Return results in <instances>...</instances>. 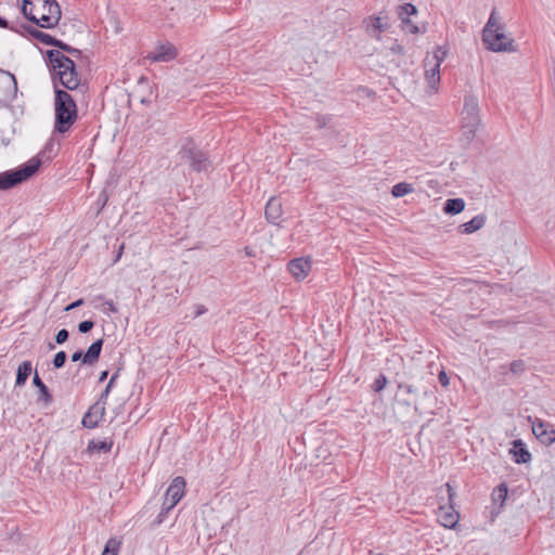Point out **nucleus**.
<instances>
[{
  "instance_id": "obj_1",
  "label": "nucleus",
  "mask_w": 555,
  "mask_h": 555,
  "mask_svg": "<svg viewBox=\"0 0 555 555\" xmlns=\"http://www.w3.org/2000/svg\"><path fill=\"white\" fill-rule=\"evenodd\" d=\"M46 57L50 66L53 87L63 86L67 90H77L80 87V75L75 62L59 50H48Z\"/></svg>"
},
{
  "instance_id": "obj_2",
  "label": "nucleus",
  "mask_w": 555,
  "mask_h": 555,
  "mask_svg": "<svg viewBox=\"0 0 555 555\" xmlns=\"http://www.w3.org/2000/svg\"><path fill=\"white\" fill-rule=\"evenodd\" d=\"M54 132L65 133L78 118L76 101L66 91L59 87L54 90Z\"/></svg>"
},
{
  "instance_id": "obj_3",
  "label": "nucleus",
  "mask_w": 555,
  "mask_h": 555,
  "mask_svg": "<svg viewBox=\"0 0 555 555\" xmlns=\"http://www.w3.org/2000/svg\"><path fill=\"white\" fill-rule=\"evenodd\" d=\"M496 10L493 9L490 17L482 30V42L486 48L493 52L514 51L512 38H508L503 31L496 18Z\"/></svg>"
},
{
  "instance_id": "obj_4",
  "label": "nucleus",
  "mask_w": 555,
  "mask_h": 555,
  "mask_svg": "<svg viewBox=\"0 0 555 555\" xmlns=\"http://www.w3.org/2000/svg\"><path fill=\"white\" fill-rule=\"evenodd\" d=\"M41 159L36 156L21 166L0 173V191L10 190L30 179L41 167Z\"/></svg>"
},
{
  "instance_id": "obj_5",
  "label": "nucleus",
  "mask_w": 555,
  "mask_h": 555,
  "mask_svg": "<svg viewBox=\"0 0 555 555\" xmlns=\"http://www.w3.org/2000/svg\"><path fill=\"white\" fill-rule=\"evenodd\" d=\"M178 155L181 160L190 164V168L193 171H206L210 166L208 156L195 145L191 138L183 140Z\"/></svg>"
},
{
  "instance_id": "obj_6",
  "label": "nucleus",
  "mask_w": 555,
  "mask_h": 555,
  "mask_svg": "<svg viewBox=\"0 0 555 555\" xmlns=\"http://www.w3.org/2000/svg\"><path fill=\"white\" fill-rule=\"evenodd\" d=\"M40 4L39 11H37L36 20L34 22L40 28H53L61 20V8L55 0H38Z\"/></svg>"
},
{
  "instance_id": "obj_7",
  "label": "nucleus",
  "mask_w": 555,
  "mask_h": 555,
  "mask_svg": "<svg viewBox=\"0 0 555 555\" xmlns=\"http://www.w3.org/2000/svg\"><path fill=\"white\" fill-rule=\"evenodd\" d=\"M184 489L185 480L183 477L178 476L171 481L164 496L162 509L158 515V522H162L163 517H165L169 513V511H171L182 499L184 494Z\"/></svg>"
},
{
  "instance_id": "obj_8",
  "label": "nucleus",
  "mask_w": 555,
  "mask_h": 555,
  "mask_svg": "<svg viewBox=\"0 0 555 555\" xmlns=\"http://www.w3.org/2000/svg\"><path fill=\"white\" fill-rule=\"evenodd\" d=\"M463 128L469 134H475L480 124L478 100L474 95H466L464 99Z\"/></svg>"
},
{
  "instance_id": "obj_9",
  "label": "nucleus",
  "mask_w": 555,
  "mask_h": 555,
  "mask_svg": "<svg viewBox=\"0 0 555 555\" xmlns=\"http://www.w3.org/2000/svg\"><path fill=\"white\" fill-rule=\"evenodd\" d=\"M398 388L401 391L402 398L400 399V403L413 408L415 412H420V408L417 405V402L415 400V397L420 393H423L424 396H428L430 392L429 388L426 385H423L421 383H410V382H400L398 384Z\"/></svg>"
},
{
  "instance_id": "obj_10",
  "label": "nucleus",
  "mask_w": 555,
  "mask_h": 555,
  "mask_svg": "<svg viewBox=\"0 0 555 555\" xmlns=\"http://www.w3.org/2000/svg\"><path fill=\"white\" fill-rule=\"evenodd\" d=\"M531 423L532 433L535 438L544 446H551L555 442V429L554 426L541 418L532 420L529 417Z\"/></svg>"
},
{
  "instance_id": "obj_11",
  "label": "nucleus",
  "mask_w": 555,
  "mask_h": 555,
  "mask_svg": "<svg viewBox=\"0 0 555 555\" xmlns=\"http://www.w3.org/2000/svg\"><path fill=\"white\" fill-rule=\"evenodd\" d=\"M417 13V9L412 3H404L398 7V16L402 22V29L405 33L410 34H420L421 29L417 25H415L411 20V15H415Z\"/></svg>"
},
{
  "instance_id": "obj_12",
  "label": "nucleus",
  "mask_w": 555,
  "mask_h": 555,
  "mask_svg": "<svg viewBox=\"0 0 555 555\" xmlns=\"http://www.w3.org/2000/svg\"><path fill=\"white\" fill-rule=\"evenodd\" d=\"M177 55L178 51L176 47L170 42H166L157 46L154 51L146 55V59L152 62H170L175 60Z\"/></svg>"
},
{
  "instance_id": "obj_13",
  "label": "nucleus",
  "mask_w": 555,
  "mask_h": 555,
  "mask_svg": "<svg viewBox=\"0 0 555 555\" xmlns=\"http://www.w3.org/2000/svg\"><path fill=\"white\" fill-rule=\"evenodd\" d=\"M105 414L102 402L93 403L82 417V425L86 428H95Z\"/></svg>"
},
{
  "instance_id": "obj_14",
  "label": "nucleus",
  "mask_w": 555,
  "mask_h": 555,
  "mask_svg": "<svg viewBox=\"0 0 555 555\" xmlns=\"http://www.w3.org/2000/svg\"><path fill=\"white\" fill-rule=\"evenodd\" d=\"M288 271L296 280H304L311 269V262L305 258H295L287 264Z\"/></svg>"
},
{
  "instance_id": "obj_15",
  "label": "nucleus",
  "mask_w": 555,
  "mask_h": 555,
  "mask_svg": "<svg viewBox=\"0 0 555 555\" xmlns=\"http://www.w3.org/2000/svg\"><path fill=\"white\" fill-rule=\"evenodd\" d=\"M460 519V514L452 505L449 507L440 506L438 511V520L446 528H454Z\"/></svg>"
},
{
  "instance_id": "obj_16",
  "label": "nucleus",
  "mask_w": 555,
  "mask_h": 555,
  "mask_svg": "<svg viewBox=\"0 0 555 555\" xmlns=\"http://www.w3.org/2000/svg\"><path fill=\"white\" fill-rule=\"evenodd\" d=\"M266 219L272 224H279V220L282 216V203L276 197H271L264 209Z\"/></svg>"
},
{
  "instance_id": "obj_17",
  "label": "nucleus",
  "mask_w": 555,
  "mask_h": 555,
  "mask_svg": "<svg viewBox=\"0 0 555 555\" xmlns=\"http://www.w3.org/2000/svg\"><path fill=\"white\" fill-rule=\"evenodd\" d=\"M511 453L517 464H526L531 461V453L527 450L526 444L520 439L513 441Z\"/></svg>"
},
{
  "instance_id": "obj_18",
  "label": "nucleus",
  "mask_w": 555,
  "mask_h": 555,
  "mask_svg": "<svg viewBox=\"0 0 555 555\" xmlns=\"http://www.w3.org/2000/svg\"><path fill=\"white\" fill-rule=\"evenodd\" d=\"M103 344L104 339L99 338L89 346V348L85 352L83 365L92 366L99 361Z\"/></svg>"
},
{
  "instance_id": "obj_19",
  "label": "nucleus",
  "mask_w": 555,
  "mask_h": 555,
  "mask_svg": "<svg viewBox=\"0 0 555 555\" xmlns=\"http://www.w3.org/2000/svg\"><path fill=\"white\" fill-rule=\"evenodd\" d=\"M366 33L374 38H379V34L387 29V23L383 22L380 16H372L364 21Z\"/></svg>"
},
{
  "instance_id": "obj_20",
  "label": "nucleus",
  "mask_w": 555,
  "mask_h": 555,
  "mask_svg": "<svg viewBox=\"0 0 555 555\" xmlns=\"http://www.w3.org/2000/svg\"><path fill=\"white\" fill-rule=\"evenodd\" d=\"M23 29L34 39H36L37 41L46 44V46H53L56 43V38L47 34V33H43L37 28H35L34 26H30V25H23L22 26Z\"/></svg>"
},
{
  "instance_id": "obj_21",
  "label": "nucleus",
  "mask_w": 555,
  "mask_h": 555,
  "mask_svg": "<svg viewBox=\"0 0 555 555\" xmlns=\"http://www.w3.org/2000/svg\"><path fill=\"white\" fill-rule=\"evenodd\" d=\"M487 217L483 214L475 216L469 221L460 225V232L464 234H470L480 230L486 223Z\"/></svg>"
},
{
  "instance_id": "obj_22",
  "label": "nucleus",
  "mask_w": 555,
  "mask_h": 555,
  "mask_svg": "<svg viewBox=\"0 0 555 555\" xmlns=\"http://www.w3.org/2000/svg\"><path fill=\"white\" fill-rule=\"evenodd\" d=\"M33 371V364L30 361H23L16 371L15 387H22L26 384L28 377Z\"/></svg>"
},
{
  "instance_id": "obj_23",
  "label": "nucleus",
  "mask_w": 555,
  "mask_h": 555,
  "mask_svg": "<svg viewBox=\"0 0 555 555\" xmlns=\"http://www.w3.org/2000/svg\"><path fill=\"white\" fill-rule=\"evenodd\" d=\"M507 486L505 483H500L498 487L494 488L491 499L492 503L494 505H499L495 515H498L501 512V508L503 507L506 499H507Z\"/></svg>"
},
{
  "instance_id": "obj_24",
  "label": "nucleus",
  "mask_w": 555,
  "mask_h": 555,
  "mask_svg": "<svg viewBox=\"0 0 555 555\" xmlns=\"http://www.w3.org/2000/svg\"><path fill=\"white\" fill-rule=\"evenodd\" d=\"M33 384L39 390V398H38V400L39 401L40 400L44 401L46 404L51 403L52 400H53L52 395L50 393L49 388L42 382V379L40 378V376L38 375L37 372H35V375H34V378H33Z\"/></svg>"
},
{
  "instance_id": "obj_25",
  "label": "nucleus",
  "mask_w": 555,
  "mask_h": 555,
  "mask_svg": "<svg viewBox=\"0 0 555 555\" xmlns=\"http://www.w3.org/2000/svg\"><path fill=\"white\" fill-rule=\"evenodd\" d=\"M40 4H38V0H24L22 4V13L23 15L31 23L37 22V11H39Z\"/></svg>"
},
{
  "instance_id": "obj_26",
  "label": "nucleus",
  "mask_w": 555,
  "mask_h": 555,
  "mask_svg": "<svg viewBox=\"0 0 555 555\" xmlns=\"http://www.w3.org/2000/svg\"><path fill=\"white\" fill-rule=\"evenodd\" d=\"M465 208L463 198H449L444 202L443 211L448 215H457Z\"/></svg>"
},
{
  "instance_id": "obj_27",
  "label": "nucleus",
  "mask_w": 555,
  "mask_h": 555,
  "mask_svg": "<svg viewBox=\"0 0 555 555\" xmlns=\"http://www.w3.org/2000/svg\"><path fill=\"white\" fill-rule=\"evenodd\" d=\"M112 440H90L87 450L90 453H107L112 450Z\"/></svg>"
},
{
  "instance_id": "obj_28",
  "label": "nucleus",
  "mask_w": 555,
  "mask_h": 555,
  "mask_svg": "<svg viewBox=\"0 0 555 555\" xmlns=\"http://www.w3.org/2000/svg\"><path fill=\"white\" fill-rule=\"evenodd\" d=\"M413 192V188L410 183L400 182L392 186L391 194L395 197H402Z\"/></svg>"
},
{
  "instance_id": "obj_29",
  "label": "nucleus",
  "mask_w": 555,
  "mask_h": 555,
  "mask_svg": "<svg viewBox=\"0 0 555 555\" xmlns=\"http://www.w3.org/2000/svg\"><path fill=\"white\" fill-rule=\"evenodd\" d=\"M121 542L116 538H111L102 552V555H118Z\"/></svg>"
},
{
  "instance_id": "obj_30",
  "label": "nucleus",
  "mask_w": 555,
  "mask_h": 555,
  "mask_svg": "<svg viewBox=\"0 0 555 555\" xmlns=\"http://www.w3.org/2000/svg\"><path fill=\"white\" fill-rule=\"evenodd\" d=\"M426 78L430 86H434L440 80V65L435 64L434 67L426 69Z\"/></svg>"
},
{
  "instance_id": "obj_31",
  "label": "nucleus",
  "mask_w": 555,
  "mask_h": 555,
  "mask_svg": "<svg viewBox=\"0 0 555 555\" xmlns=\"http://www.w3.org/2000/svg\"><path fill=\"white\" fill-rule=\"evenodd\" d=\"M117 377H118V371H117V372H115V373L112 375V377H111V379H109L108 384L106 385L105 389L103 390V392L101 393V396H100L99 400L96 401V402H102V405H103L104 408H105V404H106L107 397H108V395H109V392H111V390H112V387H113V385H114V383H115V380H116V378H117Z\"/></svg>"
},
{
  "instance_id": "obj_32",
  "label": "nucleus",
  "mask_w": 555,
  "mask_h": 555,
  "mask_svg": "<svg viewBox=\"0 0 555 555\" xmlns=\"http://www.w3.org/2000/svg\"><path fill=\"white\" fill-rule=\"evenodd\" d=\"M54 47H56L59 49V51H64V52H67L74 56H80L81 55V51L76 49V48H73L72 46L63 42L62 40H56V43L54 44Z\"/></svg>"
},
{
  "instance_id": "obj_33",
  "label": "nucleus",
  "mask_w": 555,
  "mask_h": 555,
  "mask_svg": "<svg viewBox=\"0 0 555 555\" xmlns=\"http://www.w3.org/2000/svg\"><path fill=\"white\" fill-rule=\"evenodd\" d=\"M66 360L67 354L64 350L56 352L52 361L54 369H62L65 365Z\"/></svg>"
},
{
  "instance_id": "obj_34",
  "label": "nucleus",
  "mask_w": 555,
  "mask_h": 555,
  "mask_svg": "<svg viewBox=\"0 0 555 555\" xmlns=\"http://www.w3.org/2000/svg\"><path fill=\"white\" fill-rule=\"evenodd\" d=\"M387 385V378L385 375L380 374L373 384V389L376 392L382 391Z\"/></svg>"
},
{
  "instance_id": "obj_35",
  "label": "nucleus",
  "mask_w": 555,
  "mask_h": 555,
  "mask_svg": "<svg viewBox=\"0 0 555 555\" xmlns=\"http://www.w3.org/2000/svg\"><path fill=\"white\" fill-rule=\"evenodd\" d=\"M94 326V322L92 320L81 321L78 324V331L82 334L89 333Z\"/></svg>"
},
{
  "instance_id": "obj_36",
  "label": "nucleus",
  "mask_w": 555,
  "mask_h": 555,
  "mask_svg": "<svg viewBox=\"0 0 555 555\" xmlns=\"http://www.w3.org/2000/svg\"><path fill=\"white\" fill-rule=\"evenodd\" d=\"M68 337H69L68 331L66 328H62L55 335V343L57 345H63L64 343L67 341Z\"/></svg>"
},
{
  "instance_id": "obj_37",
  "label": "nucleus",
  "mask_w": 555,
  "mask_h": 555,
  "mask_svg": "<svg viewBox=\"0 0 555 555\" xmlns=\"http://www.w3.org/2000/svg\"><path fill=\"white\" fill-rule=\"evenodd\" d=\"M447 55V50L443 48V47H438L436 49V51L434 52V59L436 61L435 64H441V62L443 61V59L446 57Z\"/></svg>"
},
{
  "instance_id": "obj_38",
  "label": "nucleus",
  "mask_w": 555,
  "mask_h": 555,
  "mask_svg": "<svg viewBox=\"0 0 555 555\" xmlns=\"http://www.w3.org/2000/svg\"><path fill=\"white\" fill-rule=\"evenodd\" d=\"M511 371L514 374H520L525 371V363L521 360H516L511 363Z\"/></svg>"
},
{
  "instance_id": "obj_39",
  "label": "nucleus",
  "mask_w": 555,
  "mask_h": 555,
  "mask_svg": "<svg viewBox=\"0 0 555 555\" xmlns=\"http://www.w3.org/2000/svg\"><path fill=\"white\" fill-rule=\"evenodd\" d=\"M328 120H330V117H327V116H323V115H319V116L317 117V119H315V121H317V128H318V129H322V128H324V127L327 125Z\"/></svg>"
},
{
  "instance_id": "obj_40",
  "label": "nucleus",
  "mask_w": 555,
  "mask_h": 555,
  "mask_svg": "<svg viewBox=\"0 0 555 555\" xmlns=\"http://www.w3.org/2000/svg\"><path fill=\"white\" fill-rule=\"evenodd\" d=\"M390 51L395 54H404L403 46L398 43L397 41H395L393 44L390 47Z\"/></svg>"
},
{
  "instance_id": "obj_41",
  "label": "nucleus",
  "mask_w": 555,
  "mask_h": 555,
  "mask_svg": "<svg viewBox=\"0 0 555 555\" xmlns=\"http://www.w3.org/2000/svg\"><path fill=\"white\" fill-rule=\"evenodd\" d=\"M83 358H85V353H83V351H82V350H77V351H75V352L72 354V357H70V359H72V361H73V362L81 361V363H82V364H83Z\"/></svg>"
},
{
  "instance_id": "obj_42",
  "label": "nucleus",
  "mask_w": 555,
  "mask_h": 555,
  "mask_svg": "<svg viewBox=\"0 0 555 555\" xmlns=\"http://www.w3.org/2000/svg\"><path fill=\"white\" fill-rule=\"evenodd\" d=\"M438 379H439V383H440L442 386H444V387H447V386L449 385V383H450V379H449V377H448V375H447V373H446L444 371H441V372L438 374Z\"/></svg>"
},
{
  "instance_id": "obj_43",
  "label": "nucleus",
  "mask_w": 555,
  "mask_h": 555,
  "mask_svg": "<svg viewBox=\"0 0 555 555\" xmlns=\"http://www.w3.org/2000/svg\"><path fill=\"white\" fill-rule=\"evenodd\" d=\"M446 488H447V493H448V500L450 503H452L454 496H455V491L454 489L450 486V483H447L446 485Z\"/></svg>"
},
{
  "instance_id": "obj_44",
  "label": "nucleus",
  "mask_w": 555,
  "mask_h": 555,
  "mask_svg": "<svg viewBox=\"0 0 555 555\" xmlns=\"http://www.w3.org/2000/svg\"><path fill=\"white\" fill-rule=\"evenodd\" d=\"M207 312V308L204 305H197L194 313V318H197Z\"/></svg>"
},
{
  "instance_id": "obj_45",
  "label": "nucleus",
  "mask_w": 555,
  "mask_h": 555,
  "mask_svg": "<svg viewBox=\"0 0 555 555\" xmlns=\"http://www.w3.org/2000/svg\"><path fill=\"white\" fill-rule=\"evenodd\" d=\"M83 304V299H78L74 302H72L70 305H68L66 308H65V311H70L79 306H81Z\"/></svg>"
},
{
  "instance_id": "obj_46",
  "label": "nucleus",
  "mask_w": 555,
  "mask_h": 555,
  "mask_svg": "<svg viewBox=\"0 0 555 555\" xmlns=\"http://www.w3.org/2000/svg\"><path fill=\"white\" fill-rule=\"evenodd\" d=\"M105 305H107L108 310H109L111 312H114V313H115V312H117V308H116V306L114 305V302H113L112 300H107V301L105 302Z\"/></svg>"
},
{
  "instance_id": "obj_47",
  "label": "nucleus",
  "mask_w": 555,
  "mask_h": 555,
  "mask_svg": "<svg viewBox=\"0 0 555 555\" xmlns=\"http://www.w3.org/2000/svg\"><path fill=\"white\" fill-rule=\"evenodd\" d=\"M107 375H108V371L101 372L100 377H99V382L100 383L104 382L107 378Z\"/></svg>"
},
{
  "instance_id": "obj_48",
  "label": "nucleus",
  "mask_w": 555,
  "mask_h": 555,
  "mask_svg": "<svg viewBox=\"0 0 555 555\" xmlns=\"http://www.w3.org/2000/svg\"><path fill=\"white\" fill-rule=\"evenodd\" d=\"M0 27L1 28H8L9 27V23L5 18L1 17L0 16Z\"/></svg>"
},
{
  "instance_id": "obj_49",
  "label": "nucleus",
  "mask_w": 555,
  "mask_h": 555,
  "mask_svg": "<svg viewBox=\"0 0 555 555\" xmlns=\"http://www.w3.org/2000/svg\"><path fill=\"white\" fill-rule=\"evenodd\" d=\"M9 76H10V78H11V79H12V81H13L14 88L16 89V88H17V86H16V79H15L14 75H12V74H10V73H9Z\"/></svg>"
},
{
  "instance_id": "obj_50",
  "label": "nucleus",
  "mask_w": 555,
  "mask_h": 555,
  "mask_svg": "<svg viewBox=\"0 0 555 555\" xmlns=\"http://www.w3.org/2000/svg\"><path fill=\"white\" fill-rule=\"evenodd\" d=\"M49 348L50 349H54V345L53 344H49Z\"/></svg>"
},
{
  "instance_id": "obj_51",
  "label": "nucleus",
  "mask_w": 555,
  "mask_h": 555,
  "mask_svg": "<svg viewBox=\"0 0 555 555\" xmlns=\"http://www.w3.org/2000/svg\"><path fill=\"white\" fill-rule=\"evenodd\" d=\"M245 249H246V254H247V255H250V250H248V248H247V247H246Z\"/></svg>"
}]
</instances>
